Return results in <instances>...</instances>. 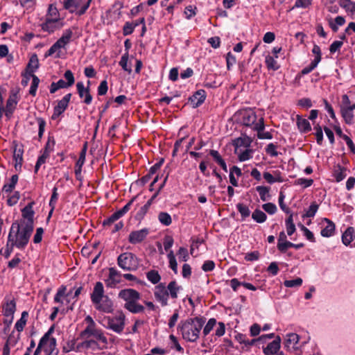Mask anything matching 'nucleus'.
I'll return each mask as SVG.
<instances>
[{"label":"nucleus","mask_w":355,"mask_h":355,"mask_svg":"<svg viewBox=\"0 0 355 355\" xmlns=\"http://www.w3.org/2000/svg\"><path fill=\"white\" fill-rule=\"evenodd\" d=\"M33 230L34 227L15 220L10 228L7 241L17 249L24 250L29 243Z\"/></svg>","instance_id":"obj_1"},{"label":"nucleus","mask_w":355,"mask_h":355,"mask_svg":"<svg viewBox=\"0 0 355 355\" xmlns=\"http://www.w3.org/2000/svg\"><path fill=\"white\" fill-rule=\"evenodd\" d=\"M91 301L95 309L101 312L111 313L114 311L112 300L105 295L103 284L101 282L95 284L91 293Z\"/></svg>","instance_id":"obj_2"},{"label":"nucleus","mask_w":355,"mask_h":355,"mask_svg":"<svg viewBox=\"0 0 355 355\" xmlns=\"http://www.w3.org/2000/svg\"><path fill=\"white\" fill-rule=\"evenodd\" d=\"M202 318H193L182 322L179 328L182 338L189 342H195L199 338L200 332L205 324Z\"/></svg>","instance_id":"obj_3"},{"label":"nucleus","mask_w":355,"mask_h":355,"mask_svg":"<svg viewBox=\"0 0 355 355\" xmlns=\"http://www.w3.org/2000/svg\"><path fill=\"white\" fill-rule=\"evenodd\" d=\"M180 289L181 287L175 281H171L167 286L164 283H160L155 287L154 296L162 306H166L168 304V298L177 299Z\"/></svg>","instance_id":"obj_4"},{"label":"nucleus","mask_w":355,"mask_h":355,"mask_svg":"<svg viewBox=\"0 0 355 355\" xmlns=\"http://www.w3.org/2000/svg\"><path fill=\"white\" fill-rule=\"evenodd\" d=\"M85 322L87 324L85 329L80 334L81 339L95 338L101 340L103 347L107 344V339L105 336L102 329L97 327L96 322L90 315H87L85 318Z\"/></svg>","instance_id":"obj_5"},{"label":"nucleus","mask_w":355,"mask_h":355,"mask_svg":"<svg viewBox=\"0 0 355 355\" xmlns=\"http://www.w3.org/2000/svg\"><path fill=\"white\" fill-rule=\"evenodd\" d=\"M118 266L125 271L136 270L138 268L137 257L132 252H124L117 258Z\"/></svg>","instance_id":"obj_6"},{"label":"nucleus","mask_w":355,"mask_h":355,"mask_svg":"<svg viewBox=\"0 0 355 355\" xmlns=\"http://www.w3.org/2000/svg\"><path fill=\"white\" fill-rule=\"evenodd\" d=\"M125 316L122 312L116 313L114 316L105 317L104 320L107 324H104L106 329H111L113 331L121 334L125 327Z\"/></svg>","instance_id":"obj_7"},{"label":"nucleus","mask_w":355,"mask_h":355,"mask_svg":"<svg viewBox=\"0 0 355 355\" xmlns=\"http://www.w3.org/2000/svg\"><path fill=\"white\" fill-rule=\"evenodd\" d=\"M35 204L34 201H31L21 209V218L16 220L19 223L26 224L27 225L34 227V214L33 206Z\"/></svg>","instance_id":"obj_8"},{"label":"nucleus","mask_w":355,"mask_h":355,"mask_svg":"<svg viewBox=\"0 0 355 355\" xmlns=\"http://www.w3.org/2000/svg\"><path fill=\"white\" fill-rule=\"evenodd\" d=\"M135 199L136 197L132 198L122 209L114 212L109 218L104 220L103 222V225L110 226L118 219L124 216L130 209V207Z\"/></svg>","instance_id":"obj_9"},{"label":"nucleus","mask_w":355,"mask_h":355,"mask_svg":"<svg viewBox=\"0 0 355 355\" xmlns=\"http://www.w3.org/2000/svg\"><path fill=\"white\" fill-rule=\"evenodd\" d=\"M18 91L17 89H12L9 98L6 101L5 107V115L8 119H10L16 108L18 103L17 97Z\"/></svg>","instance_id":"obj_10"},{"label":"nucleus","mask_w":355,"mask_h":355,"mask_svg":"<svg viewBox=\"0 0 355 355\" xmlns=\"http://www.w3.org/2000/svg\"><path fill=\"white\" fill-rule=\"evenodd\" d=\"M83 341L78 344V347L85 349L90 351L92 353H98L103 347L101 346V340H97L95 338L83 339Z\"/></svg>","instance_id":"obj_11"},{"label":"nucleus","mask_w":355,"mask_h":355,"mask_svg":"<svg viewBox=\"0 0 355 355\" xmlns=\"http://www.w3.org/2000/svg\"><path fill=\"white\" fill-rule=\"evenodd\" d=\"M300 336L295 333L288 334L284 339V348L289 352L298 350L301 345L299 344Z\"/></svg>","instance_id":"obj_12"},{"label":"nucleus","mask_w":355,"mask_h":355,"mask_svg":"<svg viewBox=\"0 0 355 355\" xmlns=\"http://www.w3.org/2000/svg\"><path fill=\"white\" fill-rule=\"evenodd\" d=\"M16 311V301L13 296L6 295L2 304V313L4 316H12Z\"/></svg>","instance_id":"obj_13"},{"label":"nucleus","mask_w":355,"mask_h":355,"mask_svg":"<svg viewBox=\"0 0 355 355\" xmlns=\"http://www.w3.org/2000/svg\"><path fill=\"white\" fill-rule=\"evenodd\" d=\"M140 293L132 288H125L120 291L119 297L123 300L125 303L129 304L138 301L140 299Z\"/></svg>","instance_id":"obj_14"},{"label":"nucleus","mask_w":355,"mask_h":355,"mask_svg":"<svg viewBox=\"0 0 355 355\" xmlns=\"http://www.w3.org/2000/svg\"><path fill=\"white\" fill-rule=\"evenodd\" d=\"M149 230L144 228L139 230L132 231L128 236V241L132 244L141 243L148 235Z\"/></svg>","instance_id":"obj_15"},{"label":"nucleus","mask_w":355,"mask_h":355,"mask_svg":"<svg viewBox=\"0 0 355 355\" xmlns=\"http://www.w3.org/2000/svg\"><path fill=\"white\" fill-rule=\"evenodd\" d=\"M121 273L117 270L115 268H109V276L105 280L107 286L112 288L114 287L117 284H119L121 281Z\"/></svg>","instance_id":"obj_16"},{"label":"nucleus","mask_w":355,"mask_h":355,"mask_svg":"<svg viewBox=\"0 0 355 355\" xmlns=\"http://www.w3.org/2000/svg\"><path fill=\"white\" fill-rule=\"evenodd\" d=\"M71 97V94L69 93L58 102V105L54 107V112L52 116L53 119L60 116L64 112L68 107Z\"/></svg>","instance_id":"obj_17"},{"label":"nucleus","mask_w":355,"mask_h":355,"mask_svg":"<svg viewBox=\"0 0 355 355\" xmlns=\"http://www.w3.org/2000/svg\"><path fill=\"white\" fill-rule=\"evenodd\" d=\"M76 88L80 98H84L83 102L87 105H89L92 101V96L90 94L89 87H85L83 82H78Z\"/></svg>","instance_id":"obj_18"},{"label":"nucleus","mask_w":355,"mask_h":355,"mask_svg":"<svg viewBox=\"0 0 355 355\" xmlns=\"http://www.w3.org/2000/svg\"><path fill=\"white\" fill-rule=\"evenodd\" d=\"M264 128H265L264 120H263V118L261 117L259 119L257 123L254 125V126L253 127V129L254 130L257 131V137L259 139H272V136L270 132H262Z\"/></svg>","instance_id":"obj_19"},{"label":"nucleus","mask_w":355,"mask_h":355,"mask_svg":"<svg viewBox=\"0 0 355 355\" xmlns=\"http://www.w3.org/2000/svg\"><path fill=\"white\" fill-rule=\"evenodd\" d=\"M205 98V91L204 89H199L189 98V101L193 107H198L204 103Z\"/></svg>","instance_id":"obj_20"},{"label":"nucleus","mask_w":355,"mask_h":355,"mask_svg":"<svg viewBox=\"0 0 355 355\" xmlns=\"http://www.w3.org/2000/svg\"><path fill=\"white\" fill-rule=\"evenodd\" d=\"M281 338L279 336H277L276 338L271 343H270L263 351L266 355H273L277 353L280 348Z\"/></svg>","instance_id":"obj_21"},{"label":"nucleus","mask_w":355,"mask_h":355,"mask_svg":"<svg viewBox=\"0 0 355 355\" xmlns=\"http://www.w3.org/2000/svg\"><path fill=\"white\" fill-rule=\"evenodd\" d=\"M53 331V327H51L48 331L42 337L39 342V348H44L47 344H49L50 348L52 347H55V339L52 338H50L51 334Z\"/></svg>","instance_id":"obj_22"},{"label":"nucleus","mask_w":355,"mask_h":355,"mask_svg":"<svg viewBox=\"0 0 355 355\" xmlns=\"http://www.w3.org/2000/svg\"><path fill=\"white\" fill-rule=\"evenodd\" d=\"M86 151H87V144H85L80 153L79 158L76 164L75 174H76V179H78V180H80V176L81 174L82 166L84 164L85 161Z\"/></svg>","instance_id":"obj_23"},{"label":"nucleus","mask_w":355,"mask_h":355,"mask_svg":"<svg viewBox=\"0 0 355 355\" xmlns=\"http://www.w3.org/2000/svg\"><path fill=\"white\" fill-rule=\"evenodd\" d=\"M242 122L244 125L253 128L257 123L256 114L252 110L244 112Z\"/></svg>","instance_id":"obj_24"},{"label":"nucleus","mask_w":355,"mask_h":355,"mask_svg":"<svg viewBox=\"0 0 355 355\" xmlns=\"http://www.w3.org/2000/svg\"><path fill=\"white\" fill-rule=\"evenodd\" d=\"M322 221L325 222L327 225L321 230V236L323 237H330L333 236L336 229L334 223L327 218H324Z\"/></svg>","instance_id":"obj_25"},{"label":"nucleus","mask_w":355,"mask_h":355,"mask_svg":"<svg viewBox=\"0 0 355 355\" xmlns=\"http://www.w3.org/2000/svg\"><path fill=\"white\" fill-rule=\"evenodd\" d=\"M84 3L83 0H63L64 8L71 12L78 11Z\"/></svg>","instance_id":"obj_26"},{"label":"nucleus","mask_w":355,"mask_h":355,"mask_svg":"<svg viewBox=\"0 0 355 355\" xmlns=\"http://www.w3.org/2000/svg\"><path fill=\"white\" fill-rule=\"evenodd\" d=\"M353 110H354L350 107L346 108L343 107L340 110L341 116L343 118L344 121L348 125H352L354 122Z\"/></svg>","instance_id":"obj_27"},{"label":"nucleus","mask_w":355,"mask_h":355,"mask_svg":"<svg viewBox=\"0 0 355 355\" xmlns=\"http://www.w3.org/2000/svg\"><path fill=\"white\" fill-rule=\"evenodd\" d=\"M73 35V33L71 29H67L64 31L62 37L58 40L55 43L59 46L60 49L64 48L67 44H68L71 38Z\"/></svg>","instance_id":"obj_28"},{"label":"nucleus","mask_w":355,"mask_h":355,"mask_svg":"<svg viewBox=\"0 0 355 355\" xmlns=\"http://www.w3.org/2000/svg\"><path fill=\"white\" fill-rule=\"evenodd\" d=\"M58 21L56 19L46 18L45 22L41 25L42 29L48 33H53L55 30L59 28L57 26Z\"/></svg>","instance_id":"obj_29"},{"label":"nucleus","mask_w":355,"mask_h":355,"mask_svg":"<svg viewBox=\"0 0 355 355\" xmlns=\"http://www.w3.org/2000/svg\"><path fill=\"white\" fill-rule=\"evenodd\" d=\"M39 67V60L36 54H33L27 64L26 73L29 75H33L34 71Z\"/></svg>","instance_id":"obj_30"},{"label":"nucleus","mask_w":355,"mask_h":355,"mask_svg":"<svg viewBox=\"0 0 355 355\" xmlns=\"http://www.w3.org/2000/svg\"><path fill=\"white\" fill-rule=\"evenodd\" d=\"M297 125L301 132H307L311 129L309 121L302 118L300 115L297 116Z\"/></svg>","instance_id":"obj_31"},{"label":"nucleus","mask_w":355,"mask_h":355,"mask_svg":"<svg viewBox=\"0 0 355 355\" xmlns=\"http://www.w3.org/2000/svg\"><path fill=\"white\" fill-rule=\"evenodd\" d=\"M19 177L17 174L12 175L11 178L9 180V182L6 183L2 189V191L5 193H11L18 182Z\"/></svg>","instance_id":"obj_32"},{"label":"nucleus","mask_w":355,"mask_h":355,"mask_svg":"<svg viewBox=\"0 0 355 355\" xmlns=\"http://www.w3.org/2000/svg\"><path fill=\"white\" fill-rule=\"evenodd\" d=\"M137 302L138 301H135L132 303L125 304L124 308L132 313H139L144 312L145 309L144 306L141 304H139Z\"/></svg>","instance_id":"obj_33"},{"label":"nucleus","mask_w":355,"mask_h":355,"mask_svg":"<svg viewBox=\"0 0 355 355\" xmlns=\"http://www.w3.org/2000/svg\"><path fill=\"white\" fill-rule=\"evenodd\" d=\"M210 155L213 157L214 161L220 166L223 171H227V167L225 160L222 158L219 153L216 150H211L209 151Z\"/></svg>","instance_id":"obj_34"},{"label":"nucleus","mask_w":355,"mask_h":355,"mask_svg":"<svg viewBox=\"0 0 355 355\" xmlns=\"http://www.w3.org/2000/svg\"><path fill=\"white\" fill-rule=\"evenodd\" d=\"M252 143V139L249 137H239L234 140L233 145L236 147V151L239 147H249Z\"/></svg>","instance_id":"obj_35"},{"label":"nucleus","mask_w":355,"mask_h":355,"mask_svg":"<svg viewBox=\"0 0 355 355\" xmlns=\"http://www.w3.org/2000/svg\"><path fill=\"white\" fill-rule=\"evenodd\" d=\"M354 227H348L345 232L343 234L342 236V241L344 245H348L354 239Z\"/></svg>","instance_id":"obj_36"},{"label":"nucleus","mask_w":355,"mask_h":355,"mask_svg":"<svg viewBox=\"0 0 355 355\" xmlns=\"http://www.w3.org/2000/svg\"><path fill=\"white\" fill-rule=\"evenodd\" d=\"M68 83L63 80L62 79L59 80L58 82H53L50 85V93L54 94L59 89L67 88L70 86L67 85Z\"/></svg>","instance_id":"obj_37"},{"label":"nucleus","mask_w":355,"mask_h":355,"mask_svg":"<svg viewBox=\"0 0 355 355\" xmlns=\"http://www.w3.org/2000/svg\"><path fill=\"white\" fill-rule=\"evenodd\" d=\"M252 218L258 223H262L267 219L266 214L259 209H256L252 214Z\"/></svg>","instance_id":"obj_38"},{"label":"nucleus","mask_w":355,"mask_h":355,"mask_svg":"<svg viewBox=\"0 0 355 355\" xmlns=\"http://www.w3.org/2000/svg\"><path fill=\"white\" fill-rule=\"evenodd\" d=\"M147 279L153 284H158L161 279V276L158 271L151 270L146 273Z\"/></svg>","instance_id":"obj_39"},{"label":"nucleus","mask_w":355,"mask_h":355,"mask_svg":"<svg viewBox=\"0 0 355 355\" xmlns=\"http://www.w3.org/2000/svg\"><path fill=\"white\" fill-rule=\"evenodd\" d=\"M257 191L259 193L260 196V198L262 201H267L269 198V191L270 188L264 186H258L256 187Z\"/></svg>","instance_id":"obj_40"},{"label":"nucleus","mask_w":355,"mask_h":355,"mask_svg":"<svg viewBox=\"0 0 355 355\" xmlns=\"http://www.w3.org/2000/svg\"><path fill=\"white\" fill-rule=\"evenodd\" d=\"M128 53H125L119 61V65L122 67V69L127 71L128 73L132 72V67L130 64H128Z\"/></svg>","instance_id":"obj_41"},{"label":"nucleus","mask_w":355,"mask_h":355,"mask_svg":"<svg viewBox=\"0 0 355 355\" xmlns=\"http://www.w3.org/2000/svg\"><path fill=\"white\" fill-rule=\"evenodd\" d=\"M159 221L165 226H168L172 223L171 216L166 212L162 211L158 214Z\"/></svg>","instance_id":"obj_42"},{"label":"nucleus","mask_w":355,"mask_h":355,"mask_svg":"<svg viewBox=\"0 0 355 355\" xmlns=\"http://www.w3.org/2000/svg\"><path fill=\"white\" fill-rule=\"evenodd\" d=\"M167 257L168 259L169 267L175 273H178V263L173 250H170Z\"/></svg>","instance_id":"obj_43"},{"label":"nucleus","mask_w":355,"mask_h":355,"mask_svg":"<svg viewBox=\"0 0 355 355\" xmlns=\"http://www.w3.org/2000/svg\"><path fill=\"white\" fill-rule=\"evenodd\" d=\"M266 64L268 69L273 71H277L279 68V65L277 64V62L270 55H267L266 57Z\"/></svg>","instance_id":"obj_44"},{"label":"nucleus","mask_w":355,"mask_h":355,"mask_svg":"<svg viewBox=\"0 0 355 355\" xmlns=\"http://www.w3.org/2000/svg\"><path fill=\"white\" fill-rule=\"evenodd\" d=\"M238 211L241 214L243 219L246 218L250 215V210L248 207L243 203H238L236 205Z\"/></svg>","instance_id":"obj_45"},{"label":"nucleus","mask_w":355,"mask_h":355,"mask_svg":"<svg viewBox=\"0 0 355 355\" xmlns=\"http://www.w3.org/2000/svg\"><path fill=\"white\" fill-rule=\"evenodd\" d=\"M32 78V83L29 90V94L31 96H35L38 85L40 83V79L35 74L29 75Z\"/></svg>","instance_id":"obj_46"},{"label":"nucleus","mask_w":355,"mask_h":355,"mask_svg":"<svg viewBox=\"0 0 355 355\" xmlns=\"http://www.w3.org/2000/svg\"><path fill=\"white\" fill-rule=\"evenodd\" d=\"M340 6L352 12H355V2H352L350 0H340Z\"/></svg>","instance_id":"obj_47"},{"label":"nucleus","mask_w":355,"mask_h":355,"mask_svg":"<svg viewBox=\"0 0 355 355\" xmlns=\"http://www.w3.org/2000/svg\"><path fill=\"white\" fill-rule=\"evenodd\" d=\"M318 205L315 202H312L306 213L303 215V217H313L318 209Z\"/></svg>","instance_id":"obj_48"},{"label":"nucleus","mask_w":355,"mask_h":355,"mask_svg":"<svg viewBox=\"0 0 355 355\" xmlns=\"http://www.w3.org/2000/svg\"><path fill=\"white\" fill-rule=\"evenodd\" d=\"M46 18L56 19L57 21H59L58 10L57 8L52 4H51L49 7Z\"/></svg>","instance_id":"obj_49"},{"label":"nucleus","mask_w":355,"mask_h":355,"mask_svg":"<svg viewBox=\"0 0 355 355\" xmlns=\"http://www.w3.org/2000/svg\"><path fill=\"white\" fill-rule=\"evenodd\" d=\"M216 324V320L215 318H210L208 320L207 323L206 324L202 331L204 336H207L210 333V331L213 329Z\"/></svg>","instance_id":"obj_50"},{"label":"nucleus","mask_w":355,"mask_h":355,"mask_svg":"<svg viewBox=\"0 0 355 355\" xmlns=\"http://www.w3.org/2000/svg\"><path fill=\"white\" fill-rule=\"evenodd\" d=\"M302 284V279L300 277H297L295 279L286 280L284 282V286L288 288L298 287L300 286Z\"/></svg>","instance_id":"obj_51"},{"label":"nucleus","mask_w":355,"mask_h":355,"mask_svg":"<svg viewBox=\"0 0 355 355\" xmlns=\"http://www.w3.org/2000/svg\"><path fill=\"white\" fill-rule=\"evenodd\" d=\"M137 26L138 23L133 24L130 22H126L123 28V35L125 36L130 35L133 32L135 28Z\"/></svg>","instance_id":"obj_52"},{"label":"nucleus","mask_w":355,"mask_h":355,"mask_svg":"<svg viewBox=\"0 0 355 355\" xmlns=\"http://www.w3.org/2000/svg\"><path fill=\"white\" fill-rule=\"evenodd\" d=\"M60 48L59 46L55 42L50 49L45 53L44 57L47 58L49 56L53 55L55 53L58 52L57 55H55V58H60V55L59 53V50Z\"/></svg>","instance_id":"obj_53"},{"label":"nucleus","mask_w":355,"mask_h":355,"mask_svg":"<svg viewBox=\"0 0 355 355\" xmlns=\"http://www.w3.org/2000/svg\"><path fill=\"white\" fill-rule=\"evenodd\" d=\"M262 208L266 212L271 215L275 214L277 210L276 205L272 202L263 204Z\"/></svg>","instance_id":"obj_54"},{"label":"nucleus","mask_w":355,"mask_h":355,"mask_svg":"<svg viewBox=\"0 0 355 355\" xmlns=\"http://www.w3.org/2000/svg\"><path fill=\"white\" fill-rule=\"evenodd\" d=\"M253 150L251 149H245L244 151L241 152L239 155V159L241 162H244L252 158V154Z\"/></svg>","instance_id":"obj_55"},{"label":"nucleus","mask_w":355,"mask_h":355,"mask_svg":"<svg viewBox=\"0 0 355 355\" xmlns=\"http://www.w3.org/2000/svg\"><path fill=\"white\" fill-rule=\"evenodd\" d=\"M299 226L300 227L302 231H303L304 235L306 237V239L309 241H310L311 242H315V239L313 234L307 227H306L302 224L299 225Z\"/></svg>","instance_id":"obj_56"},{"label":"nucleus","mask_w":355,"mask_h":355,"mask_svg":"<svg viewBox=\"0 0 355 355\" xmlns=\"http://www.w3.org/2000/svg\"><path fill=\"white\" fill-rule=\"evenodd\" d=\"M14 248H15V246L12 245V244L10 245L9 243V241H7L5 249L4 250L1 249L0 251V253L1 254H3L5 257V258L8 259L10 257V255L11 254Z\"/></svg>","instance_id":"obj_57"},{"label":"nucleus","mask_w":355,"mask_h":355,"mask_svg":"<svg viewBox=\"0 0 355 355\" xmlns=\"http://www.w3.org/2000/svg\"><path fill=\"white\" fill-rule=\"evenodd\" d=\"M149 207H150L148 206V205H146V204L144 206L141 207L139 210L137 212V214L135 215V218L138 220H141L146 215Z\"/></svg>","instance_id":"obj_58"},{"label":"nucleus","mask_w":355,"mask_h":355,"mask_svg":"<svg viewBox=\"0 0 355 355\" xmlns=\"http://www.w3.org/2000/svg\"><path fill=\"white\" fill-rule=\"evenodd\" d=\"M57 187H53V193L49 201V206L52 207L53 209H55V205L58 198V193L57 192Z\"/></svg>","instance_id":"obj_59"},{"label":"nucleus","mask_w":355,"mask_h":355,"mask_svg":"<svg viewBox=\"0 0 355 355\" xmlns=\"http://www.w3.org/2000/svg\"><path fill=\"white\" fill-rule=\"evenodd\" d=\"M276 146L274 144L270 143L266 146V152L271 157H277L279 155V153L276 150Z\"/></svg>","instance_id":"obj_60"},{"label":"nucleus","mask_w":355,"mask_h":355,"mask_svg":"<svg viewBox=\"0 0 355 355\" xmlns=\"http://www.w3.org/2000/svg\"><path fill=\"white\" fill-rule=\"evenodd\" d=\"M163 245L164 250L168 251L173 245V239L171 236H166L164 239Z\"/></svg>","instance_id":"obj_61"},{"label":"nucleus","mask_w":355,"mask_h":355,"mask_svg":"<svg viewBox=\"0 0 355 355\" xmlns=\"http://www.w3.org/2000/svg\"><path fill=\"white\" fill-rule=\"evenodd\" d=\"M178 254L179 256V259L183 261H187L189 259L188 250L184 247L180 248Z\"/></svg>","instance_id":"obj_62"},{"label":"nucleus","mask_w":355,"mask_h":355,"mask_svg":"<svg viewBox=\"0 0 355 355\" xmlns=\"http://www.w3.org/2000/svg\"><path fill=\"white\" fill-rule=\"evenodd\" d=\"M259 258V252L258 251H253L246 253L245 259L248 261H257Z\"/></svg>","instance_id":"obj_63"},{"label":"nucleus","mask_w":355,"mask_h":355,"mask_svg":"<svg viewBox=\"0 0 355 355\" xmlns=\"http://www.w3.org/2000/svg\"><path fill=\"white\" fill-rule=\"evenodd\" d=\"M64 78L67 80V85L70 87L75 83V78L73 73L70 70H67L64 74Z\"/></svg>","instance_id":"obj_64"}]
</instances>
